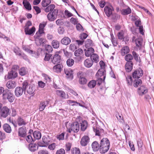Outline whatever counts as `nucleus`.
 I'll return each instance as SVG.
<instances>
[{
	"label": "nucleus",
	"instance_id": "1",
	"mask_svg": "<svg viewBox=\"0 0 154 154\" xmlns=\"http://www.w3.org/2000/svg\"><path fill=\"white\" fill-rule=\"evenodd\" d=\"M3 100H8L10 102H13L14 97L12 91L8 88L5 89L2 87H0V95Z\"/></svg>",
	"mask_w": 154,
	"mask_h": 154
},
{
	"label": "nucleus",
	"instance_id": "2",
	"mask_svg": "<svg viewBox=\"0 0 154 154\" xmlns=\"http://www.w3.org/2000/svg\"><path fill=\"white\" fill-rule=\"evenodd\" d=\"M110 143L107 138H103L100 143V152L102 154L106 152L109 149Z\"/></svg>",
	"mask_w": 154,
	"mask_h": 154
},
{
	"label": "nucleus",
	"instance_id": "3",
	"mask_svg": "<svg viewBox=\"0 0 154 154\" xmlns=\"http://www.w3.org/2000/svg\"><path fill=\"white\" fill-rule=\"evenodd\" d=\"M22 84V87H17L15 89L14 93L15 96L17 97H19L22 96L23 92L25 93L29 83L27 81L25 80L23 82Z\"/></svg>",
	"mask_w": 154,
	"mask_h": 154
},
{
	"label": "nucleus",
	"instance_id": "4",
	"mask_svg": "<svg viewBox=\"0 0 154 154\" xmlns=\"http://www.w3.org/2000/svg\"><path fill=\"white\" fill-rule=\"evenodd\" d=\"M46 25V23H40L39 25V29L38 32H37L35 35V41H37L38 40H39V42L40 43L43 42L42 39L40 38L41 35V34L44 33V28Z\"/></svg>",
	"mask_w": 154,
	"mask_h": 154
},
{
	"label": "nucleus",
	"instance_id": "5",
	"mask_svg": "<svg viewBox=\"0 0 154 154\" xmlns=\"http://www.w3.org/2000/svg\"><path fill=\"white\" fill-rule=\"evenodd\" d=\"M2 104L0 103V116L5 118L8 115L10 110L7 106L2 107Z\"/></svg>",
	"mask_w": 154,
	"mask_h": 154
},
{
	"label": "nucleus",
	"instance_id": "6",
	"mask_svg": "<svg viewBox=\"0 0 154 154\" xmlns=\"http://www.w3.org/2000/svg\"><path fill=\"white\" fill-rule=\"evenodd\" d=\"M80 128L79 123L78 122H74L70 125L69 128L68 129L67 131L71 133L73 131L74 133H77L79 131Z\"/></svg>",
	"mask_w": 154,
	"mask_h": 154
},
{
	"label": "nucleus",
	"instance_id": "7",
	"mask_svg": "<svg viewBox=\"0 0 154 154\" xmlns=\"http://www.w3.org/2000/svg\"><path fill=\"white\" fill-rule=\"evenodd\" d=\"M143 74V70L141 68H139L132 73V76L134 78L137 79L142 76Z\"/></svg>",
	"mask_w": 154,
	"mask_h": 154
},
{
	"label": "nucleus",
	"instance_id": "8",
	"mask_svg": "<svg viewBox=\"0 0 154 154\" xmlns=\"http://www.w3.org/2000/svg\"><path fill=\"white\" fill-rule=\"evenodd\" d=\"M58 10L54 9L52 13L50 12L47 15L48 20L50 21H53L56 19L58 13Z\"/></svg>",
	"mask_w": 154,
	"mask_h": 154
},
{
	"label": "nucleus",
	"instance_id": "9",
	"mask_svg": "<svg viewBox=\"0 0 154 154\" xmlns=\"http://www.w3.org/2000/svg\"><path fill=\"white\" fill-rule=\"evenodd\" d=\"M27 93L29 95H31V96L29 98H30L32 96H33L35 94V86L32 84L29 85L26 87V89Z\"/></svg>",
	"mask_w": 154,
	"mask_h": 154
},
{
	"label": "nucleus",
	"instance_id": "10",
	"mask_svg": "<svg viewBox=\"0 0 154 154\" xmlns=\"http://www.w3.org/2000/svg\"><path fill=\"white\" fill-rule=\"evenodd\" d=\"M104 11L106 16L108 17H109L114 11V8L112 6H106L104 8Z\"/></svg>",
	"mask_w": 154,
	"mask_h": 154
},
{
	"label": "nucleus",
	"instance_id": "11",
	"mask_svg": "<svg viewBox=\"0 0 154 154\" xmlns=\"http://www.w3.org/2000/svg\"><path fill=\"white\" fill-rule=\"evenodd\" d=\"M96 76L98 78H102L105 80L106 76V71L105 69H100L96 73Z\"/></svg>",
	"mask_w": 154,
	"mask_h": 154
},
{
	"label": "nucleus",
	"instance_id": "12",
	"mask_svg": "<svg viewBox=\"0 0 154 154\" xmlns=\"http://www.w3.org/2000/svg\"><path fill=\"white\" fill-rule=\"evenodd\" d=\"M52 62L54 64H57L60 62L61 57L58 54H55L51 58Z\"/></svg>",
	"mask_w": 154,
	"mask_h": 154
},
{
	"label": "nucleus",
	"instance_id": "13",
	"mask_svg": "<svg viewBox=\"0 0 154 154\" xmlns=\"http://www.w3.org/2000/svg\"><path fill=\"white\" fill-rule=\"evenodd\" d=\"M64 72L66 75V77L67 78L72 79L73 78V71L70 69H64Z\"/></svg>",
	"mask_w": 154,
	"mask_h": 154
},
{
	"label": "nucleus",
	"instance_id": "14",
	"mask_svg": "<svg viewBox=\"0 0 154 154\" xmlns=\"http://www.w3.org/2000/svg\"><path fill=\"white\" fill-rule=\"evenodd\" d=\"M49 101L47 100L46 101L43 100L40 102L39 105V110L40 111H43L45 108L46 106L49 104Z\"/></svg>",
	"mask_w": 154,
	"mask_h": 154
},
{
	"label": "nucleus",
	"instance_id": "15",
	"mask_svg": "<svg viewBox=\"0 0 154 154\" xmlns=\"http://www.w3.org/2000/svg\"><path fill=\"white\" fill-rule=\"evenodd\" d=\"M19 136L24 137L26 135V129L25 127L20 128L18 129Z\"/></svg>",
	"mask_w": 154,
	"mask_h": 154
},
{
	"label": "nucleus",
	"instance_id": "16",
	"mask_svg": "<svg viewBox=\"0 0 154 154\" xmlns=\"http://www.w3.org/2000/svg\"><path fill=\"white\" fill-rule=\"evenodd\" d=\"M89 140V138L88 136H83L81 140V145L83 146H86L88 143Z\"/></svg>",
	"mask_w": 154,
	"mask_h": 154
},
{
	"label": "nucleus",
	"instance_id": "17",
	"mask_svg": "<svg viewBox=\"0 0 154 154\" xmlns=\"http://www.w3.org/2000/svg\"><path fill=\"white\" fill-rule=\"evenodd\" d=\"M148 91L146 88L144 86H141L138 88V93L140 95L142 96Z\"/></svg>",
	"mask_w": 154,
	"mask_h": 154
},
{
	"label": "nucleus",
	"instance_id": "18",
	"mask_svg": "<svg viewBox=\"0 0 154 154\" xmlns=\"http://www.w3.org/2000/svg\"><path fill=\"white\" fill-rule=\"evenodd\" d=\"M133 63L132 62H127L126 63L125 68L126 72H130L133 69Z\"/></svg>",
	"mask_w": 154,
	"mask_h": 154
},
{
	"label": "nucleus",
	"instance_id": "19",
	"mask_svg": "<svg viewBox=\"0 0 154 154\" xmlns=\"http://www.w3.org/2000/svg\"><path fill=\"white\" fill-rule=\"evenodd\" d=\"M93 129L94 132L95 133V135L96 136H100L103 133L104 131L102 129L97 127H95L94 126L93 127Z\"/></svg>",
	"mask_w": 154,
	"mask_h": 154
},
{
	"label": "nucleus",
	"instance_id": "20",
	"mask_svg": "<svg viewBox=\"0 0 154 154\" xmlns=\"http://www.w3.org/2000/svg\"><path fill=\"white\" fill-rule=\"evenodd\" d=\"M17 123L19 126L25 125L27 123L25 120L20 116H19L17 120Z\"/></svg>",
	"mask_w": 154,
	"mask_h": 154
},
{
	"label": "nucleus",
	"instance_id": "21",
	"mask_svg": "<svg viewBox=\"0 0 154 154\" xmlns=\"http://www.w3.org/2000/svg\"><path fill=\"white\" fill-rule=\"evenodd\" d=\"M15 82L14 81H10L6 83V86L9 89L14 88L16 86Z\"/></svg>",
	"mask_w": 154,
	"mask_h": 154
},
{
	"label": "nucleus",
	"instance_id": "22",
	"mask_svg": "<svg viewBox=\"0 0 154 154\" xmlns=\"http://www.w3.org/2000/svg\"><path fill=\"white\" fill-rule=\"evenodd\" d=\"M17 76V73L15 71L11 70L8 73V78L9 79H14Z\"/></svg>",
	"mask_w": 154,
	"mask_h": 154
},
{
	"label": "nucleus",
	"instance_id": "23",
	"mask_svg": "<svg viewBox=\"0 0 154 154\" xmlns=\"http://www.w3.org/2000/svg\"><path fill=\"white\" fill-rule=\"evenodd\" d=\"M24 30L26 35H31L35 32V28L33 27L29 29V27H25Z\"/></svg>",
	"mask_w": 154,
	"mask_h": 154
},
{
	"label": "nucleus",
	"instance_id": "24",
	"mask_svg": "<svg viewBox=\"0 0 154 154\" xmlns=\"http://www.w3.org/2000/svg\"><path fill=\"white\" fill-rule=\"evenodd\" d=\"M92 147L93 150L94 151H97L99 149L100 150V145H99L97 142L95 141L92 144Z\"/></svg>",
	"mask_w": 154,
	"mask_h": 154
},
{
	"label": "nucleus",
	"instance_id": "25",
	"mask_svg": "<svg viewBox=\"0 0 154 154\" xmlns=\"http://www.w3.org/2000/svg\"><path fill=\"white\" fill-rule=\"evenodd\" d=\"M93 61L90 59H86L84 61V64L85 66L87 68H90L93 64Z\"/></svg>",
	"mask_w": 154,
	"mask_h": 154
},
{
	"label": "nucleus",
	"instance_id": "26",
	"mask_svg": "<svg viewBox=\"0 0 154 154\" xmlns=\"http://www.w3.org/2000/svg\"><path fill=\"white\" fill-rule=\"evenodd\" d=\"M81 124L80 129L82 131H84L87 129L88 126V122L85 120L82 121Z\"/></svg>",
	"mask_w": 154,
	"mask_h": 154
},
{
	"label": "nucleus",
	"instance_id": "27",
	"mask_svg": "<svg viewBox=\"0 0 154 154\" xmlns=\"http://www.w3.org/2000/svg\"><path fill=\"white\" fill-rule=\"evenodd\" d=\"M90 59L93 63H97L99 61V57L97 54L93 53L91 56Z\"/></svg>",
	"mask_w": 154,
	"mask_h": 154
},
{
	"label": "nucleus",
	"instance_id": "28",
	"mask_svg": "<svg viewBox=\"0 0 154 154\" xmlns=\"http://www.w3.org/2000/svg\"><path fill=\"white\" fill-rule=\"evenodd\" d=\"M55 7V5L54 4H51L49 6H48L47 7L44 8V11L46 12H48L49 11H53V10Z\"/></svg>",
	"mask_w": 154,
	"mask_h": 154
},
{
	"label": "nucleus",
	"instance_id": "29",
	"mask_svg": "<svg viewBox=\"0 0 154 154\" xmlns=\"http://www.w3.org/2000/svg\"><path fill=\"white\" fill-rule=\"evenodd\" d=\"M29 149L31 151L34 152L38 149V146L36 144L30 143L29 145Z\"/></svg>",
	"mask_w": 154,
	"mask_h": 154
},
{
	"label": "nucleus",
	"instance_id": "30",
	"mask_svg": "<svg viewBox=\"0 0 154 154\" xmlns=\"http://www.w3.org/2000/svg\"><path fill=\"white\" fill-rule=\"evenodd\" d=\"M85 54L86 57H89L93 54L94 51V49H85Z\"/></svg>",
	"mask_w": 154,
	"mask_h": 154
},
{
	"label": "nucleus",
	"instance_id": "31",
	"mask_svg": "<svg viewBox=\"0 0 154 154\" xmlns=\"http://www.w3.org/2000/svg\"><path fill=\"white\" fill-rule=\"evenodd\" d=\"M93 45L92 41L90 39H87L85 42V45L86 48H93Z\"/></svg>",
	"mask_w": 154,
	"mask_h": 154
},
{
	"label": "nucleus",
	"instance_id": "32",
	"mask_svg": "<svg viewBox=\"0 0 154 154\" xmlns=\"http://www.w3.org/2000/svg\"><path fill=\"white\" fill-rule=\"evenodd\" d=\"M3 128L4 131L7 133H10L11 132V126L8 124H4L3 125Z\"/></svg>",
	"mask_w": 154,
	"mask_h": 154
},
{
	"label": "nucleus",
	"instance_id": "33",
	"mask_svg": "<svg viewBox=\"0 0 154 154\" xmlns=\"http://www.w3.org/2000/svg\"><path fill=\"white\" fill-rule=\"evenodd\" d=\"M70 39L67 37H65L63 38L61 41V43L65 45H67L70 42Z\"/></svg>",
	"mask_w": 154,
	"mask_h": 154
},
{
	"label": "nucleus",
	"instance_id": "34",
	"mask_svg": "<svg viewBox=\"0 0 154 154\" xmlns=\"http://www.w3.org/2000/svg\"><path fill=\"white\" fill-rule=\"evenodd\" d=\"M23 4L25 8L29 10H31V6L29 2L27 1L24 0L23 1Z\"/></svg>",
	"mask_w": 154,
	"mask_h": 154
},
{
	"label": "nucleus",
	"instance_id": "35",
	"mask_svg": "<svg viewBox=\"0 0 154 154\" xmlns=\"http://www.w3.org/2000/svg\"><path fill=\"white\" fill-rule=\"evenodd\" d=\"M33 136L35 139L38 140L41 137V134L38 131H35L33 133Z\"/></svg>",
	"mask_w": 154,
	"mask_h": 154
},
{
	"label": "nucleus",
	"instance_id": "36",
	"mask_svg": "<svg viewBox=\"0 0 154 154\" xmlns=\"http://www.w3.org/2000/svg\"><path fill=\"white\" fill-rule=\"evenodd\" d=\"M97 82L95 80H92L90 81L88 84L89 88L91 89L94 88Z\"/></svg>",
	"mask_w": 154,
	"mask_h": 154
},
{
	"label": "nucleus",
	"instance_id": "37",
	"mask_svg": "<svg viewBox=\"0 0 154 154\" xmlns=\"http://www.w3.org/2000/svg\"><path fill=\"white\" fill-rule=\"evenodd\" d=\"M134 86L135 87H137L138 86L141 85L142 82L140 79L139 78L136 79L134 81Z\"/></svg>",
	"mask_w": 154,
	"mask_h": 154
},
{
	"label": "nucleus",
	"instance_id": "38",
	"mask_svg": "<svg viewBox=\"0 0 154 154\" xmlns=\"http://www.w3.org/2000/svg\"><path fill=\"white\" fill-rule=\"evenodd\" d=\"M131 10L129 8L125 9H123L121 11V14L123 15H126L130 14Z\"/></svg>",
	"mask_w": 154,
	"mask_h": 154
},
{
	"label": "nucleus",
	"instance_id": "39",
	"mask_svg": "<svg viewBox=\"0 0 154 154\" xmlns=\"http://www.w3.org/2000/svg\"><path fill=\"white\" fill-rule=\"evenodd\" d=\"M62 67V65L60 64H57L54 66L53 69L55 72H60L61 71Z\"/></svg>",
	"mask_w": 154,
	"mask_h": 154
},
{
	"label": "nucleus",
	"instance_id": "40",
	"mask_svg": "<svg viewBox=\"0 0 154 154\" xmlns=\"http://www.w3.org/2000/svg\"><path fill=\"white\" fill-rule=\"evenodd\" d=\"M56 93L58 95L60 96L62 98H66V94L63 91L58 90L56 91Z\"/></svg>",
	"mask_w": 154,
	"mask_h": 154
},
{
	"label": "nucleus",
	"instance_id": "41",
	"mask_svg": "<svg viewBox=\"0 0 154 154\" xmlns=\"http://www.w3.org/2000/svg\"><path fill=\"white\" fill-rule=\"evenodd\" d=\"M110 17L111 20L113 22L116 21L119 18L118 14L115 13H112Z\"/></svg>",
	"mask_w": 154,
	"mask_h": 154
},
{
	"label": "nucleus",
	"instance_id": "42",
	"mask_svg": "<svg viewBox=\"0 0 154 154\" xmlns=\"http://www.w3.org/2000/svg\"><path fill=\"white\" fill-rule=\"evenodd\" d=\"M42 140L43 142L44 143V144L45 145L47 146L49 144L50 142L49 137H46L45 136H44L42 137Z\"/></svg>",
	"mask_w": 154,
	"mask_h": 154
},
{
	"label": "nucleus",
	"instance_id": "43",
	"mask_svg": "<svg viewBox=\"0 0 154 154\" xmlns=\"http://www.w3.org/2000/svg\"><path fill=\"white\" fill-rule=\"evenodd\" d=\"M27 70L25 67H22L19 70V74L21 76H23L27 74Z\"/></svg>",
	"mask_w": 154,
	"mask_h": 154
},
{
	"label": "nucleus",
	"instance_id": "44",
	"mask_svg": "<svg viewBox=\"0 0 154 154\" xmlns=\"http://www.w3.org/2000/svg\"><path fill=\"white\" fill-rule=\"evenodd\" d=\"M51 2V0H43L42 2L43 7L45 8L48 6Z\"/></svg>",
	"mask_w": 154,
	"mask_h": 154
},
{
	"label": "nucleus",
	"instance_id": "45",
	"mask_svg": "<svg viewBox=\"0 0 154 154\" xmlns=\"http://www.w3.org/2000/svg\"><path fill=\"white\" fill-rule=\"evenodd\" d=\"M132 54L134 59L137 62L140 63L141 62L140 57L139 56V55L135 51L132 52Z\"/></svg>",
	"mask_w": 154,
	"mask_h": 154
},
{
	"label": "nucleus",
	"instance_id": "46",
	"mask_svg": "<svg viewBox=\"0 0 154 154\" xmlns=\"http://www.w3.org/2000/svg\"><path fill=\"white\" fill-rule=\"evenodd\" d=\"M71 152L72 154H81L80 149L77 147L72 148L71 150Z\"/></svg>",
	"mask_w": 154,
	"mask_h": 154
},
{
	"label": "nucleus",
	"instance_id": "47",
	"mask_svg": "<svg viewBox=\"0 0 154 154\" xmlns=\"http://www.w3.org/2000/svg\"><path fill=\"white\" fill-rule=\"evenodd\" d=\"M66 49H63V50L64 55L67 58L71 57L72 56V53Z\"/></svg>",
	"mask_w": 154,
	"mask_h": 154
},
{
	"label": "nucleus",
	"instance_id": "48",
	"mask_svg": "<svg viewBox=\"0 0 154 154\" xmlns=\"http://www.w3.org/2000/svg\"><path fill=\"white\" fill-rule=\"evenodd\" d=\"M52 45L54 48H58L59 46V43L56 40H53L52 42Z\"/></svg>",
	"mask_w": 154,
	"mask_h": 154
},
{
	"label": "nucleus",
	"instance_id": "49",
	"mask_svg": "<svg viewBox=\"0 0 154 154\" xmlns=\"http://www.w3.org/2000/svg\"><path fill=\"white\" fill-rule=\"evenodd\" d=\"M74 63V60L72 58H69L66 61L67 66L69 67L72 66Z\"/></svg>",
	"mask_w": 154,
	"mask_h": 154
},
{
	"label": "nucleus",
	"instance_id": "50",
	"mask_svg": "<svg viewBox=\"0 0 154 154\" xmlns=\"http://www.w3.org/2000/svg\"><path fill=\"white\" fill-rule=\"evenodd\" d=\"M124 31L122 30H121L120 32H119L117 34L118 38L120 40L123 39L124 38Z\"/></svg>",
	"mask_w": 154,
	"mask_h": 154
},
{
	"label": "nucleus",
	"instance_id": "51",
	"mask_svg": "<svg viewBox=\"0 0 154 154\" xmlns=\"http://www.w3.org/2000/svg\"><path fill=\"white\" fill-rule=\"evenodd\" d=\"M87 81V79L83 76L79 78V82L81 85H83L86 84Z\"/></svg>",
	"mask_w": 154,
	"mask_h": 154
},
{
	"label": "nucleus",
	"instance_id": "52",
	"mask_svg": "<svg viewBox=\"0 0 154 154\" xmlns=\"http://www.w3.org/2000/svg\"><path fill=\"white\" fill-rule=\"evenodd\" d=\"M125 60L127 62H132L131 60L133 59L132 56L130 54H127L125 57Z\"/></svg>",
	"mask_w": 154,
	"mask_h": 154
},
{
	"label": "nucleus",
	"instance_id": "53",
	"mask_svg": "<svg viewBox=\"0 0 154 154\" xmlns=\"http://www.w3.org/2000/svg\"><path fill=\"white\" fill-rule=\"evenodd\" d=\"M83 53V51L82 49H78L74 52V55L76 56H79Z\"/></svg>",
	"mask_w": 154,
	"mask_h": 154
},
{
	"label": "nucleus",
	"instance_id": "54",
	"mask_svg": "<svg viewBox=\"0 0 154 154\" xmlns=\"http://www.w3.org/2000/svg\"><path fill=\"white\" fill-rule=\"evenodd\" d=\"M126 79L128 85H132L133 82L132 77L131 76H128L126 77Z\"/></svg>",
	"mask_w": 154,
	"mask_h": 154
},
{
	"label": "nucleus",
	"instance_id": "55",
	"mask_svg": "<svg viewBox=\"0 0 154 154\" xmlns=\"http://www.w3.org/2000/svg\"><path fill=\"white\" fill-rule=\"evenodd\" d=\"M142 43V40L141 38H138L135 41V43L137 47H140Z\"/></svg>",
	"mask_w": 154,
	"mask_h": 154
},
{
	"label": "nucleus",
	"instance_id": "56",
	"mask_svg": "<svg viewBox=\"0 0 154 154\" xmlns=\"http://www.w3.org/2000/svg\"><path fill=\"white\" fill-rule=\"evenodd\" d=\"M129 51V49H122L121 51V54L122 56H124L126 54L128 53Z\"/></svg>",
	"mask_w": 154,
	"mask_h": 154
},
{
	"label": "nucleus",
	"instance_id": "57",
	"mask_svg": "<svg viewBox=\"0 0 154 154\" xmlns=\"http://www.w3.org/2000/svg\"><path fill=\"white\" fill-rule=\"evenodd\" d=\"M26 140L28 142L30 143L34 141L32 137L30 135H29L26 137Z\"/></svg>",
	"mask_w": 154,
	"mask_h": 154
},
{
	"label": "nucleus",
	"instance_id": "58",
	"mask_svg": "<svg viewBox=\"0 0 154 154\" xmlns=\"http://www.w3.org/2000/svg\"><path fill=\"white\" fill-rule=\"evenodd\" d=\"M67 103L70 105L71 106H75L76 103H78V102L73 100H69L67 101Z\"/></svg>",
	"mask_w": 154,
	"mask_h": 154
},
{
	"label": "nucleus",
	"instance_id": "59",
	"mask_svg": "<svg viewBox=\"0 0 154 154\" xmlns=\"http://www.w3.org/2000/svg\"><path fill=\"white\" fill-rule=\"evenodd\" d=\"M72 146V144L68 142L66 144V150L67 152L69 151L70 150Z\"/></svg>",
	"mask_w": 154,
	"mask_h": 154
},
{
	"label": "nucleus",
	"instance_id": "60",
	"mask_svg": "<svg viewBox=\"0 0 154 154\" xmlns=\"http://www.w3.org/2000/svg\"><path fill=\"white\" fill-rule=\"evenodd\" d=\"M51 56V54H49L48 53H46L45 56L44 58V60L46 61H49L50 59Z\"/></svg>",
	"mask_w": 154,
	"mask_h": 154
},
{
	"label": "nucleus",
	"instance_id": "61",
	"mask_svg": "<svg viewBox=\"0 0 154 154\" xmlns=\"http://www.w3.org/2000/svg\"><path fill=\"white\" fill-rule=\"evenodd\" d=\"M64 133H63L57 136V138L59 140H62L64 139Z\"/></svg>",
	"mask_w": 154,
	"mask_h": 154
},
{
	"label": "nucleus",
	"instance_id": "62",
	"mask_svg": "<svg viewBox=\"0 0 154 154\" xmlns=\"http://www.w3.org/2000/svg\"><path fill=\"white\" fill-rule=\"evenodd\" d=\"M56 144L55 143H53L49 145L48 146V148L50 150H53L56 147Z\"/></svg>",
	"mask_w": 154,
	"mask_h": 154
},
{
	"label": "nucleus",
	"instance_id": "63",
	"mask_svg": "<svg viewBox=\"0 0 154 154\" xmlns=\"http://www.w3.org/2000/svg\"><path fill=\"white\" fill-rule=\"evenodd\" d=\"M76 28L78 31H83V29L82 26L79 23H77L76 25Z\"/></svg>",
	"mask_w": 154,
	"mask_h": 154
},
{
	"label": "nucleus",
	"instance_id": "64",
	"mask_svg": "<svg viewBox=\"0 0 154 154\" xmlns=\"http://www.w3.org/2000/svg\"><path fill=\"white\" fill-rule=\"evenodd\" d=\"M38 87L41 88H43L45 85V84L42 81L38 82Z\"/></svg>",
	"mask_w": 154,
	"mask_h": 154
}]
</instances>
